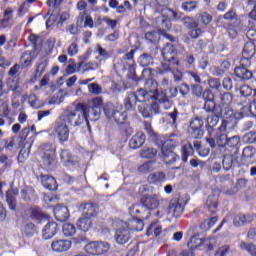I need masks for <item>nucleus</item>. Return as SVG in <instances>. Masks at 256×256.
<instances>
[{
  "mask_svg": "<svg viewBox=\"0 0 256 256\" xmlns=\"http://www.w3.org/2000/svg\"><path fill=\"white\" fill-rule=\"evenodd\" d=\"M153 7L155 13H160L154 23L156 29H158L159 35H162L171 41V43H175V37L171 36L167 31H171V27H173L171 19H177V12L165 5H160L157 1L154 2Z\"/></svg>",
  "mask_w": 256,
  "mask_h": 256,
  "instance_id": "nucleus-2",
  "label": "nucleus"
},
{
  "mask_svg": "<svg viewBox=\"0 0 256 256\" xmlns=\"http://www.w3.org/2000/svg\"><path fill=\"white\" fill-rule=\"evenodd\" d=\"M182 9L187 13H191V11H195L197 9V1H186L182 4Z\"/></svg>",
  "mask_w": 256,
  "mask_h": 256,
  "instance_id": "nucleus-58",
  "label": "nucleus"
},
{
  "mask_svg": "<svg viewBox=\"0 0 256 256\" xmlns=\"http://www.w3.org/2000/svg\"><path fill=\"white\" fill-rule=\"evenodd\" d=\"M96 53H98V57H100L101 61H107L111 57V54L101 44L96 45Z\"/></svg>",
  "mask_w": 256,
  "mask_h": 256,
  "instance_id": "nucleus-53",
  "label": "nucleus"
},
{
  "mask_svg": "<svg viewBox=\"0 0 256 256\" xmlns=\"http://www.w3.org/2000/svg\"><path fill=\"white\" fill-rule=\"evenodd\" d=\"M53 213L55 219L58 220L60 223H64V221H67V219H69L70 217L69 208L63 205L55 206Z\"/></svg>",
  "mask_w": 256,
  "mask_h": 256,
  "instance_id": "nucleus-27",
  "label": "nucleus"
},
{
  "mask_svg": "<svg viewBox=\"0 0 256 256\" xmlns=\"http://www.w3.org/2000/svg\"><path fill=\"white\" fill-rule=\"evenodd\" d=\"M219 106L221 110V117L224 118L222 121H227V119H235L233 108H231V106Z\"/></svg>",
  "mask_w": 256,
  "mask_h": 256,
  "instance_id": "nucleus-47",
  "label": "nucleus"
},
{
  "mask_svg": "<svg viewBox=\"0 0 256 256\" xmlns=\"http://www.w3.org/2000/svg\"><path fill=\"white\" fill-rule=\"evenodd\" d=\"M22 233L26 237H33V235L37 234V226L33 222L27 223L24 226Z\"/></svg>",
  "mask_w": 256,
  "mask_h": 256,
  "instance_id": "nucleus-46",
  "label": "nucleus"
},
{
  "mask_svg": "<svg viewBox=\"0 0 256 256\" xmlns=\"http://www.w3.org/2000/svg\"><path fill=\"white\" fill-rule=\"evenodd\" d=\"M21 197H22L23 201H31V199H33L35 197V190L22 189Z\"/></svg>",
  "mask_w": 256,
  "mask_h": 256,
  "instance_id": "nucleus-57",
  "label": "nucleus"
},
{
  "mask_svg": "<svg viewBox=\"0 0 256 256\" xmlns=\"http://www.w3.org/2000/svg\"><path fill=\"white\" fill-rule=\"evenodd\" d=\"M223 27L227 31L229 37L235 39V37L237 36V28H235V25L231 23H225Z\"/></svg>",
  "mask_w": 256,
  "mask_h": 256,
  "instance_id": "nucleus-56",
  "label": "nucleus"
},
{
  "mask_svg": "<svg viewBox=\"0 0 256 256\" xmlns=\"http://www.w3.org/2000/svg\"><path fill=\"white\" fill-rule=\"evenodd\" d=\"M104 113L106 117L114 119L115 123L120 125L121 135L131 137L133 130L129 127V124L125 123L127 121V111L121 112L119 110H115V106H113V104H107L104 106Z\"/></svg>",
  "mask_w": 256,
  "mask_h": 256,
  "instance_id": "nucleus-4",
  "label": "nucleus"
},
{
  "mask_svg": "<svg viewBox=\"0 0 256 256\" xmlns=\"http://www.w3.org/2000/svg\"><path fill=\"white\" fill-rule=\"evenodd\" d=\"M137 103H139V101L137 100L135 92H128L126 98L124 99V107L126 111H135L137 108Z\"/></svg>",
  "mask_w": 256,
  "mask_h": 256,
  "instance_id": "nucleus-33",
  "label": "nucleus"
},
{
  "mask_svg": "<svg viewBox=\"0 0 256 256\" xmlns=\"http://www.w3.org/2000/svg\"><path fill=\"white\" fill-rule=\"evenodd\" d=\"M211 238H202L199 234H196L190 238V241L187 243V246L191 251H195V249H199V247L203 245H207L209 251H212L213 244H210Z\"/></svg>",
  "mask_w": 256,
  "mask_h": 256,
  "instance_id": "nucleus-16",
  "label": "nucleus"
},
{
  "mask_svg": "<svg viewBox=\"0 0 256 256\" xmlns=\"http://www.w3.org/2000/svg\"><path fill=\"white\" fill-rule=\"evenodd\" d=\"M47 65H49L47 61H42L36 66V69L34 70V74L30 78V83H37V81L41 79V77L43 76V73L47 71Z\"/></svg>",
  "mask_w": 256,
  "mask_h": 256,
  "instance_id": "nucleus-31",
  "label": "nucleus"
},
{
  "mask_svg": "<svg viewBox=\"0 0 256 256\" xmlns=\"http://www.w3.org/2000/svg\"><path fill=\"white\" fill-rule=\"evenodd\" d=\"M57 233H59V224L54 221H49L42 229V237L46 241L49 239H53V237H55Z\"/></svg>",
  "mask_w": 256,
  "mask_h": 256,
  "instance_id": "nucleus-23",
  "label": "nucleus"
},
{
  "mask_svg": "<svg viewBox=\"0 0 256 256\" xmlns=\"http://www.w3.org/2000/svg\"><path fill=\"white\" fill-rule=\"evenodd\" d=\"M44 155L42 156V165L45 169H55L57 167V154L49 144L44 145Z\"/></svg>",
  "mask_w": 256,
  "mask_h": 256,
  "instance_id": "nucleus-6",
  "label": "nucleus"
},
{
  "mask_svg": "<svg viewBox=\"0 0 256 256\" xmlns=\"http://www.w3.org/2000/svg\"><path fill=\"white\" fill-rule=\"evenodd\" d=\"M62 233L65 237H73V235L77 233V228L75 227V225L66 222L62 226Z\"/></svg>",
  "mask_w": 256,
  "mask_h": 256,
  "instance_id": "nucleus-44",
  "label": "nucleus"
},
{
  "mask_svg": "<svg viewBox=\"0 0 256 256\" xmlns=\"http://www.w3.org/2000/svg\"><path fill=\"white\" fill-rule=\"evenodd\" d=\"M64 123H68L71 127H81L83 123L89 125V107L84 103H78L75 108L68 107L59 116Z\"/></svg>",
  "mask_w": 256,
  "mask_h": 256,
  "instance_id": "nucleus-3",
  "label": "nucleus"
},
{
  "mask_svg": "<svg viewBox=\"0 0 256 256\" xmlns=\"http://www.w3.org/2000/svg\"><path fill=\"white\" fill-rule=\"evenodd\" d=\"M184 25L189 31L191 39H199L203 35V30L199 28V23L193 17H184Z\"/></svg>",
  "mask_w": 256,
  "mask_h": 256,
  "instance_id": "nucleus-12",
  "label": "nucleus"
},
{
  "mask_svg": "<svg viewBox=\"0 0 256 256\" xmlns=\"http://www.w3.org/2000/svg\"><path fill=\"white\" fill-rule=\"evenodd\" d=\"M146 41H149V43H157L159 41V33L156 31L147 32L145 34Z\"/></svg>",
  "mask_w": 256,
  "mask_h": 256,
  "instance_id": "nucleus-62",
  "label": "nucleus"
},
{
  "mask_svg": "<svg viewBox=\"0 0 256 256\" xmlns=\"http://www.w3.org/2000/svg\"><path fill=\"white\" fill-rule=\"evenodd\" d=\"M239 145H241V137L232 136L226 140L225 149H234L235 153L239 151Z\"/></svg>",
  "mask_w": 256,
  "mask_h": 256,
  "instance_id": "nucleus-39",
  "label": "nucleus"
},
{
  "mask_svg": "<svg viewBox=\"0 0 256 256\" xmlns=\"http://www.w3.org/2000/svg\"><path fill=\"white\" fill-rule=\"evenodd\" d=\"M198 21L199 23H202V25H205V27H207V25H209V23L213 21V16L207 12H201L198 15Z\"/></svg>",
  "mask_w": 256,
  "mask_h": 256,
  "instance_id": "nucleus-52",
  "label": "nucleus"
},
{
  "mask_svg": "<svg viewBox=\"0 0 256 256\" xmlns=\"http://www.w3.org/2000/svg\"><path fill=\"white\" fill-rule=\"evenodd\" d=\"M256 53L255 43L246 42L242 51V57H254Z\"/></svg>",
  "mask_w": 256,
  "mask_h": 256,
  "instance_id": "nucleus-43",
  "label": "nucleus"
},
{
  "mask_svg": "<svg viewBox=\"0 0 256 256\" xmlns=\"http://www.w3.org/2000/svg\"><path fill=\"white\" fill-rule=\"evenodd\" d=\"M195 155V148L191 143H186L181 148V159L183 163H187L189 161V157H193Z\"/></svg>",
  "mask_w": 256,
  "mask_h": 256,
  "instance_id": "nucleus-37",
  "label": "nucleus"
},
{
  "mask_svg": "<svg viewBox=\"0 0 256 256\" xmlns=\"http://www.w3.org/2000/svg\"><path fill=\"white\" fill-rule=\"evenodd\" d=\"M145 133L137 132L129 141V146L131 149H139L145 145Z\"/></svg>",
  "mask_w": 256,
  "mask_h": 256,
  "instance_id": "nucleus-32",
  "label": "nucleus"
},
{
  "mask_svg": "<svg viewBox=\"0 0 256 256\" xmlns=\"http://www.w3.org/2000/svg\"><path fill=\"white\" fill-rule=\"evenodd\" d=\"M157 223L153 222L150 224V226L147 229L146 235H155V237H159V235H161V227H156ZM156 227V228H155Z\"/></svg>",
  "mask_w": 256,
  "mask_h": 256,
  "instance_id": "nucleus-55",
  "label": "nucleus"
},
{
  "mask_svg": "<svg viewBox=\"0 0 256 256\" xmlns=\"http://www.w3.org/2000/svg\"><path fill=\"white\" fill-rule=\"evenodd\" d=\"M208 85H209L210 89L219 91V89H221V80L219 78L210 77L208 79Z\"/></svg>",
  "mask_w": 256,
  "mask_h": 256,
  "instance_id": "nucleus-59",
  "label": "nucleus"
},
{
  "mask_svg": "<svg viewBox=\"0 0 256 256\" xmlns=\"http://www.w3.org/2000/svg\"><path fill=\"white\" fill-rule=\"evenodd\" d=\"M140 203L146 211H155V209H159L161 201L157 194H144L140 198Z\"/></svg>",
  "mask_w": 256,
  "mask_h": 256,
  "instance_id": "nucleus-10",
  "label": "nucleus"
},
{
  "mask_svg": "<svg viewBox=\"0 0 256 256\" xmlns=\"http://www.w3.org/2000/svg\"><path fill=\"white\" fill-rule=\"evenodd\" d=\"M54 133L61 144L69 141V126L60 118L56 119L54 123Z\"/></svg>",
  "mask_w": 256,
  "mask_h": 256,
  "instance_id": "nucleus-7",
  "label": "nucleus"
},
{
  "mask_svg": "<svg viewBox=\"0 0 256 256\" xmlns=\"http://www.w3.org/2000/svg\"><path fill=\"white\" fill-rule=\"evenodd\" d=\"M41 183L48 191H57V180L52 175H40Z\"/></svg>",
  "mask_w": 256,
  "mask_h": 256,
  "instance_id": "nucleus-28",
  "label": "nucleus"
},
{
  "mask_svg": "<svg viewBox=\"0 0 256 256\" xmlns=\"http://www.w3.org/2000/svg\"><path fill=\"white\" fill-rule=\"evenodd\" d=\"M146 87L148 85H152L154 86V89L152 90V93H154V95L152 96V99L155 100L156 103L161 104V103H166L167 105H169V96L167 95V91H159L157 89V81L155 80H147L146 81Z\"/></svg>",
  "mask_w": 256,
  "mask_h": 256,
  "instance_id": "nucleus-13",
  "label": "nucleus"
},
{
  "mask_svg": "<svg viewBox=\"0 0 256 256\" xmlns=\"http://www.w3.org/2000/svg\"><path fill=\"white\" fill-rule=\"evenodd\" d=\"M79 211H82V215L85 217H90V219H93V217H97L99 215V204L95 202H85L79 205L78 207Z\"/></svg>",
  "mask_w": 256,
  "mask_h": 256,
  "instance_id": "nucleus-17",
  "label": "nucleus"
},
{
  "mask_svg": "<svg viewBox=\"0 0 256 256\" xmlns=\"http://www.w3.org/2000/svg\"><path fill=\"white\" fill-rule=\"evenodd\" d=\"M240 249L242 251H247L251 256H256V245L253 243L242 241L240 242Z\"/></svg>",
  "mask_w": 256,
  "mask_h": 256,
  "instance_id": "nucleus-49",
  "label": "nucleus"
},
{
  "mask_svg": "<svg viewBox=\"0 0 256 256\" xmlns=\"http://www.w3.org/2000/svg\"><path fill=\"white\" fill-rule=\"evenodd\" d=\"M159 103L157 102H152L150 105L149 104H142L138 106V111L144 117V119H149L153 117V115H158L159 113Z\"/></svg>",
  "mask_w": 256,
  "mask_h": 256,
  "instance_id": "nucleus-18",
  "label": "nucleus"
},
{
  "mask_svg": "<svg viewBox=\"0 0 256 256\" xmlns=\"http://www.w3.org/2000/svg\"><path fill=\"white\" fill-rule=\"evenodd\" d=\"M129 214L134 219H141V221H147L151 217V211L146 210L143 204H134L129 208Z\"/></svg>",
  "mask_w": 256,
  "mask_h": 256,
  "instance_id": "nucleus-14",
  "label": "nucleus"
},
{
  "mask_svg": "<svg viewBox=\"0 0 256 256\" xmlns=\"http://www.w3.org/2000/svg\"><path fill=\"white\" fill-rule=\"evenodd\" d=\"M140 157H142V159H154V157H157V149L145 148L141 150Z\"/></svg>",
  "mask_w": 256,
  "mask_h": 256,
  "instance_id": "nucleus-50",
  "label": "nucleus"
},
{
  "mask_svg": "<svg viewBox=\"0 0 256 256\" xmlns=\"http://www.w3.org/2000/svg\"><path fill=\"white\" fill-rule=\"evenodd\" d=\"M206 207L211 213V215H215L217 213V208L219 207V202L217 200H213V198L209 197L206 201Z\"/></svg>",
  "mask_w": 256,
  "mask_h": 256,
  "instance_id": "nucleus-51",
  "label": "nucleus"
},
{
  "mask_svg": "<svg viewBox=\"0 0 256 256\" xmlns=\"http://www.w3.org/2000/svg\"><path fill=\"white\" fill-rule=\"evenodd\" d=\"M154 170L155 167H153V161L145 162L138 167V172L143 174L151 173Z\"/></svg>",
  "mask_w": 256,
  "mask_h": 256,
  "instance_id": "nucleus-54",
  "label": "nucleus"
},
{
  "mask_svg": "<svg viewBox=\"0 0 256 256\" xmlns=\"http://www.w3.org/2000/svg\"><path fill=\"white\" fill-rule=\"evenodd\" d=\"M59 21V14H50L49 18L46 20V29H50L53 25H57Z\"/></svg>",
  "mask_w": 256,
  "mask_h": 256,
  "instance_id": "nucleus-61",
  "label": "nucleus"
},
{
  "mask_svg": "<svg viewBox=\"0 0 256 256\" xmlns=\"http://www.w3.org/2000/svg\"><path fill=\"white\" fill-rule=\"evenodd\" d=\"M169 207L173 217H176V219L183 215V204L179 200H172Z\"/></svg>",
  "mask_w": 256,
  "mask_h": 256,
  "instance_id": "nucleus-40",
  "label": "nucleus"
},
{
  "mask_svg": "<svg viewBox=\"0 0 256 256\" xmlns=\"http://www.w3.org/2000/svg\"><path fill=\"white\" fill-rule=\"evenodd\" d=\"M178 53L177 47L171 43H166L161 50V55L164 61L173 67L181 66V60H179V57H177Z\"/></svg>",
  "mask_w": 256,
  "mask_h": 256,
  "instance_id": "nucleus-5",
  "label": "nucleus"
},
{
  "mask_svg": "<svg viewBox=\"0 0 256 256\" xmlns=\"http://www.w3.org/2000/svg\"><path fill=\"white\" fill-rule=\"evenodd\" d=\"M204 100V106L203 109L206 112L211 111H217L221 107L220 105H217V102H215V94L211 89H206L202 92L201 96Z\"/></svg>",
  "mask_w": 256,
  "mask_h": 256,
  "instance_id": "nucleus-11",
  "label": "nucleus"
},
{
  "mask_svg": "<svg viewBox=\"0 0 256 256\" xmlns=\"http://www.w3.org/2000/svg\"><path fill=\"white\" fill-rule=\"evenodd\" d=\"M206 113H211V115H208L206 118V129L209 135H213V132H215V128L217 127V125H219V119L221 117V106L218 110H213Z\"/></svg>",
  "mask_w": 256,
  "mask_h": 256,
  "instance_id": "nucleus-15",
  "label": "nucleus"
},
{
  "mask_svg": "<svg viewBox=\"0 0 256 256\" xmlns=\"http://www.w3.org/2000/svg\"><path fill=\"white\" fill-rule=\"evenodd\" d=\"M76 225L80 231L87 233V231H91L93 227V220L89 216H84L82 214V217L78 219Z\"/></svg>",
  "mask_w": 256,
  "mask_h": 256,
  "instance_id": "nucleus-30",
  "label": "nucleus"
},
{
  "mask_svg": "<svg viewBox=\"0 0 256 256\" xmlns=\"http://www.w3.org/2000/svg\"><path fill=\"white\" fill-rule=\"evenodd\" d=\"M138 63L141 67H149V65H153V56L143 53L139 56Z\"/></svg>",
  "mask_w": 256,
  "mask_h": 256,
  "instance_id": "nucleus-45",
  "label": "nucleus"
},
{
  "mask_svg": "<svg viewBox=\"0 0 256 256\" xmlns=\"http://www.w3.org/2000/svg\"><path fill=\"white\" fill-rule=\"evenodd\" d=\"M114 239L118 245L129 243V240L131 239V231L123 225V222L122 227L115 230Z\"/></svg>",
  "mask_w": 256,
  "mask_h": 256,
  "instance_id": "nucleus-20",
  "label": "nucleus"
},
{
  "mask_svg": "<svg viewBox=\"0 0 256 256\" xmlns=\"http://www.w3.org/2000/svg\"><path fill=\"white\" fill-rule=\"evenodd\" d=\"M143 127L147 135L155 143V145H157L158 147H161L163 161H165L167 165H171V163H175V161L179 159V155H177L174 152L175 147L179 145V141L175 139L163 140L161 136H159L157 133H155V131H153V127L151 126V122L149 121H144Z\"/></svg>",
  "mask_w": 256,
  "mask_h": 256,
  "instance_id": "nucleus-1",
  "label": "nucleus"
},
{
  "mask_svg": "<svg viewBox=\"0 0 256 256\" xmlns=\"http://www.w3.org/2000/svg\"><path fill=\"white\" fill-rule=\"evenodd\" d=\"M35 137H37V128L35 125L25 127L19 134L20 143H22V145L33 143V141H35Z\"/></svg>",
  "mask_w": 256,
  "mask_h": 256,
  "instance_id": "nucleus-19",
  "label": "nucleus"
},
{
  "mask_svg": "<svg viewBox=\"0 0 256 256\" xmlns=\"http://www.w3.org/2000/svg\"><path fill=\"white\" fill-rule=\"evenodd\" d=\"M30 219L32 221H38V223H45V221H49L51 216L45 212L39 206H34L30 208Z\"/></svg>",
  "mask_w": 256,
  "mask_h": 256,
  "instance_id": "nucleus-24",
  "label": "nucleus"
},
{
  "mask_svg": "<svg viewBox=\"0 0 256 256\" xmlns=\"http://www.w3.org/2000/svg\"><path fill=\"white\" fill-rule=\"evenodd\" d=\"M217 221H219V217H210L209 219L204 220V222L200 224V229H203V231H209V229H211V227H213L215 223H217Z\"/></svg>",
  "mask_w": 256,
  "mask_h": 256,
  "instance_id": "nucleus-48",
  "label": "nucleus"
},
{
  "mask_svg": "<svg viewBox=\"0 0 256 256\" xmlns=\"http://www.w3.org/2000/svg\"><path fill=\"white\" fill-rule=\"evenodd\" d=\"M122 223L129 231H143V227H145L143 220L137 218H132Z\"/></svg>",
  "mask_w": 256,
  "mask_h": 256,
  "instance_id": "nucleus-35",
  "label": "nucleus"
},
{
  "mask_svg": "<svg viewBox=\"0 0 256 256\" xmlns=\"http://www.w3.org/2000/svg\"><path fill=\"white\" fill-rule=\"evenodd\" d=\"M61 163L65 167H73L74 165H79V157L71 154V151L64 149L60 152Z\"/></svg>",
  "mask_w": 256,
  "mask_h": 256,
  "instance_id": "nucleus-22",
  "label": "nucleus"
},
{
  "mask_svg": "<svg viewBox=\"0 0 256 256\" xmlns=\"http://www.w3.org/2000/svg\"><path fill=\"white\" fill-rule=\"evenodd\" d=\"M240 95L241 97H251V95H253V88H251L249 85L241 86Z\"/></svg>",
  "mask_w": 256,
  "mask_h": 256,
  "instance_id": "nucleus-63",
  "label": "nucleus"
},
{
  "mask_svg": "<svg viewBox=\"0 0 256 256\" xmlns=\"http://www.w3.org/2000/svg\"><path fill=\"white\" fill-rule=\"evenodd\" d=\"M85 252L88 255H103L109 251V244L105 242L92 241L85 245Z\"/></svg>",
  "mask_w": 256,
  "mask_h": 256,
  "instance_id": "nucleus-9",
  "label": "nucleus"
},
{
  "mask_svg": "<svg viewBox=\"0 0 256 256\" xmlns=\"http://www.w3.org/2000/svg\"><path fill=\"white\" fill-rule=\"evenodd\" d=\"M73 242L68 239H56L51 243V249L55 253H65L71 249Z\"/></svg>",
  "mask_w": 256,
  "mask_h": 256,
  "instance_id": "nucleus-21",
  "label": "nucleus"
},
{
  "mask_svg": "<svg viewBox=\"0 0 256 256\" xmlns=\"http://www.w3.org/2000/svg\"><path fill=\"white\" fill-rule=\"evenodd\" d=\"M253 221V216L251 214H243L239 213L233 218L234 227H243V225H247V223H251Z\"/></svg>",
  "mask_w": 256,
  "mask_h": 256,
  "instance_id": "nucleus-34",
  "label": "nucleus"
},
{
  "mask_svg": "<svg viewBox=\"0 0 256 256\" xmlns=\"http://www.w3.org/2000/svg\"><path fill=\"white\" fill-rule=\"evenodd\" d=\"M135 93L136 100H138V103H145L149 99V97L152 98L150 93H153V89L145 90L143 88L138 89Z\"/></svg>",
  "mask_w": 256,
  "mask_h": 256,
  "instance_id": "nucleus-41",
  "label": "nucleus"
},
{
  "mask_svg": "<svg viewBox=\"0 0 256 256\" xmlns=\"http://www.w3.org/2000/svg\"><path fill=\"white\" fill-rule=\"evenodd\" d=\"M191 91L194 97H201L203 95V87L199 84H193L191 86Z\"/></svg>",
  "mask_w": 256,
  "mask_h": 256,
  "instance_id": "nucleus-64",
  "label": "nucleus"
},
{
  "mask_svg": "<svg viewBox=\"0 0 256 256\" xmlns=\"http://www.w3.org/2000/svg\"><path fill=\"white\" fill-rule=\"evenodd\" d=\"M15 10L11 7H7L3 13V19L0 20L1 29H11L14 25L13 13Z\"/></svg>",
  "mask_w": 256,
  "mask_h": 256,
  "instance_id": "nucleus-25",
  "label": "nucleus"
},
{
  "mask_svg": "<svg viewBox=\"0 0 256 256\" xmlns=\"http://www.w3.org/2000/svg\"><path fill=\"white\" fill-rule=\"evenodd\" d=\"M233 103V93L231 92H223L220 93V104L221 107H229Z\"/></svg>",
  "mask_w": 256,
  "mask_h": 256,
  "instance_id": "nucleus-42",
  "label": "nucleus"
},
{
  "mask_svg": "<svg viewBox=\"0 0 256 256\" xmlns=\"http://www.w3.org/2000/svg\"><path fill=\"white\" fill-rule=\"evenodd\" d=\"M166 179L167 176L165 175V172H153L148 175L147 183H149V185H161V183H165Z\"/></svg>",
  "mask_w": 256,
  "mask_h": 256,
  "instance_id": "nucleus-29",
  "label": "nucleus"
},
{
  "mask_svg": "<svg viewBox=\"0 0 256 256\" xmlns=\"http://www.w3.org/2000/svg\"><path fill=\"white\" fill-rule=\"evenodd\" d=\"M229 125V121L222 120L220 126L212 132V135L210 137H214L216 144L218 147H225L227 143V126Z\"/></svg>",
  "mask_w": 256,
  "mask_h": 256,
  "instance_id": "nucleus-8",
  "label": "nucleus"
},
{
  "mask_svg": "<svg viewBox=\"0 0 256 256\" xmlns=\"http://www.w3.org/2000/svg\"><path fill=\"white\" fill-rule=\"evenodd\" d=\"M234 74L238 79H243L244 81H249V79L253 78V72L243 67H236Z\"/></svg>",
  "mask_w": 256,
  "mask_h": 256,
  "instance_id": "nucleus-38",
  "label": "nucleus"
},
{
  "mask_svg": "<svg viewBox=\"0 0 256 256\" xmlns=\"http://www.w3.org/2000/svg\"><path fill=\"white\" fill-rule=\"evenodd\" d=\"M238 159H239V157H237V154L224 155V158L222 160V165H223L224 169L226 171H229V169H231V167H235L236 165H238V163H239Z\"/></svg>",
  "mask_w": 256,
  "mask_h": 256,
  "instance_id": "nucleus-36",
  "label": "nucleus"
},
{
  "mask_svg": "<svg viewBox=\"0 0 256 256\" xmlns=\"http://www.w3.org/2000/svg\"><path fill=\"white\" fill-rule=\"evenodd\" d=\"M19 195V189L10 188L6 191V203L10 211H17V196Z\"/></svg>",
  "mask_w": 256,
  "mask_h": 256,
  "instance_id": "nucleus-26",
  "label": "nucleus"
},
{
  "mask_svg": "<svg viewBox=\"0 0 256 256\" xmlns=\"http://www.w3.org/2000/svg\"><path fill=\"white\" fill-rule=\"evenodd\" d=\"M203 125H205V122H203V119L199 117H195L190 122V129H203Z\"/></svg>",
  "mask_w": 256,
  "mask_h": 256,
  "instance_id": "nucleus-60",
  "label": "nucleus"
}]
</instances>
